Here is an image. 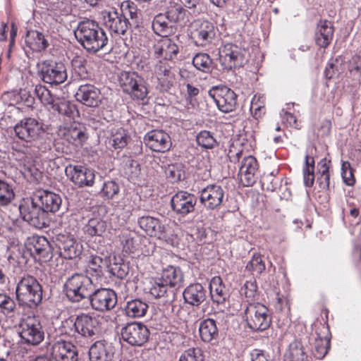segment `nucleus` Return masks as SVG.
I'll return each instance as SVG.
<instances>
[{
    "label": "nucleus",
    "mask_w": 361,
    "mask_h": 361,
    "mask_svg": "<svg viewBox=\"0 0 361 361\" xmlns=\"http://www.w3.org/2000/svg\"><path fill=\"white\" fill-rule=\"evenodd\" d=\"M128 137L126 130L119 128L111 130V135L106 140V144L114 149H123L128 143Z\"/></svg>",
    "instance_id": "ea45409f"
},
{
    "label": "nucleus",
    "mask_w": 361,
    "mask_h": 361,
    "mask_svg": "<svg viewBox=\"0 0 361 361\" xmlns=\"http://www.w3.org/2000/svg\"><path fill=\"white\" fill-rule=\"evenodd\" d=\"M54 110L57 111L61 115L72 118L78 113L75 106L68 101H60L52 106Z\"/></svg>",
    "instance_id": "3c124183"
},
{
    "label": "nucleus",
    "mask_w": 361,
    "mask_h": 361,
    "mask_svg": "<svg viewBox=\"0 0 361 361\" xmlns=\"http://www.w3.org/2000/svg\"><path fill=\"white\" fill-rule=\"evenodd\" d=\"M64 136L69 142L75 146L81 145L87 138L82 128L78 127L76 124L72 125L70 128H66Z\"/></svg>",
    "instance_id": "37998d69"
},
{
    "label": "nucleus",
    "mask_w": 361,
    "mask_h": 361,
    "mask_svg": "<svg viewBox=\"0 0 361 361\" xmlns=\"http://www.w3.org/2000/svg\"><path fill=\"white\" fill-rule=\"evenodd\" d=\"M224 195V190L221 185L211 184L201 190L200 200L207 209L214 210L221 205Z\"/></svg>",
    "instance_id": "a211bd4d"
},
{
    "label": "nucleus",
    "mask_w": 361,
    "mask_h": 361,
    "mask_svg": "<svg viewBox=\"0 0 361 361\" xmlns=\"http://www.w3.org/2000/svg\"><path fill=\"white\" fill-rule=\"evenodd\" d=\"M138 224L150 236L160 238L164 232V226L159 219L149 216L139 218Z\"/></svg>",
    "instance_id": "f704fd0d"
},
{
    "label": "nucleus",
    "mask_w": 361,
    "mask_h": 361,
    "mask_svg": "<svg viewBox=\"0 0 361 361\" xmlns=\"http://www.w3.org/2000/svg\"><path fill=\"white\" fill-rule=\"evenodd\" d=\"M204 351L198 347L189 348L184 350L179 357V361H204Z\"/></svg>",
    "instance_id": "603ef678"
},
{
    "label": "nucleus",
    "mask_w": 361,
    "mask_h": 361,
    "mask_svg": "<svg viewBox=\"0 0 361 361\" xmlns=\"http://www.w3.org/2000/svg\"><path fill=\"white\" fill-rule=\"evenodd\" d=\"M16 303L14 300L6 294H0V307L7 313L14 310Z\"/></svg>",
    "instance_id": "774afa93"
},
{
    "label": "nucleus",
    "mask_w": 361,
    "mask_h": 361,
    "mask_svg": "<svg viewBox=\"0 0 361 361\" xmlns=\"http://www.w3.org/2000/svg\"><path fill=\"white\" fill-rule=\"evenodd\" d=\"M334 35L332 23L328 20H320L315 33V42L320 47L325 48L331 43Z\"/></svg>",
    "instance_id": "2f4dec72"
},
{
    "label": "nucleus",
    "mask_w": 361,
    "mask_h": 361,
    "mask_svg": "<svg viewBox=\"0 0 361 361\" xmlns=\"http://www.w3.org/2000/svg\"><path fill=\"white\" fill-rule=\"evenodd\" d=\"M65 173L78 187L92 186L95 178L94 172L84 166L69 164Z\"/></svg>",
    "instance_id": "f3484780"
},
{
    "label": "nucleus",
    "mask_w": 361,
    "mask_h": 361,
    "mask_svg": "<svg viewBox=\"0 0 361 361\" xmlns=\"http://www.w3.org/2000/svg\"><path fill=\"white\" fill-rule=\"evenodd\" d=\"M110 271L114 276L123 279L128 273V267L125 264H114L110 267Z\"/></svg>",
    "instance_id": "338daca9"
},
{
    "label": "nucleus",
    "mask_w": 361,
    "mask_h": 361,
    "mask_svg": "<svg viewBox=\"0 0 361 361\" xmlns=\"http://www.w3.org/2000/svg\"><path fill=\"white\" fill-rule=\"evenodd\" d=\"M114 355L113 345L105 341H96L89 350L90 361H111Z\"/></svg>",
    "instance_id": "bb28decb"
},
{
    "label": "nucleus",
    "mask_w": 361,
    "mask_h": 361,
    "mask_svg": "<svg viewBox=\"0 0 361 361\" xmlns=\"http://www.w3.org/2000/svg\"><path fill=\"white\" fill-rule=\"evenodd\" d=\"M199 145L205 149H212L216 145V140L213 135L207 130L200 131L196 137Z\"/></svg>",
    "instance_id": "5fc2aeb1"
},
{
    "label": "nucleus",
    "mask_w": 361,
    "mask_h": 361,
    "mask_svg": "<svg viewBox=\"0 0 361 361\" xmlns=\"http://www.w3.org/2000/svg\"><path fill=\"white\" fill-rule=\"evenodd\" d=\"M183 295L186 303L197 307L206 300L207 290L201 283H191L185 288Z\"/></svg>",
    "instance_id": "cd10ccee"
},
{
    "label": "nucleus",
    "mask_w": 361,
    "mask_h": 361,
    "mask_svg": "<svg viewBox=\"0 0 361 361\" xmlns=\"http://www.w3.org/2000/svg\"><path fill=\"white\" fill-rule=\"evenodd\" d=\"M152 27L154 32L162 37H168L173 31L171 23L164 13H159L154 17Z\"/></svg>",
    "instance_id": "58836bf2"
},
{
    "label": "nucleus",
    "mask_w": 361,
    "mask_h": 361,
    "mask_svg": "<svg viewBox=\"0 0 361 361\" xmlns=\"http://www.w3.org/2000/svg\"><path fill=\"white\" fill-rule=\"evenodd\" d=\"M284 361H311V357L307 355L301 342L295 341L289 345Z\"/></svg>",
    "instance_id": "4c0bfd02"
},
{
    "label": "nucleus",
    "mask_w": 361,
    "mask_h": 361,
    "mask_svg": "<svg viewBox=\"0 0 361 361\" xmlns=\"http://www.w3.org/2000/svg\"><path fill=\"white\" fill-rule=\"evenodd\" d=\"M94 290L92 280L82 274H74L64 283V291L68 299L73 302H79L89 298Z\"/></svg>",
    "instance_id": "7ed1b4c3"
},
{
    "label": "nucleus",
    "mask_w": 361,
    "mask_h": 361,
    "mask_svg": "<svg viewBox=\"0 0 361 361\" xmlns=\"http://www.w3.org/2000/svg\"><path fill=\"white\" fill-rule=\"evenodd\" d=\"M19 211L24 221L37 228L49 226L50 218L32 196L30 200L24 201L19 206Z\"/></svg>",
    "instance_id": "423d86ee"
},
{
    "label": "nucleus",
    "mask_w": 361,
    "mask_h": 361,
    "mask_svg": "<svg viewBox=\"0 0 361 361\" xmlns=\"http://www.w3.org/2000/svg\"><path fill=\"white\" fill-rule=\"evenodd\" d=\"M56 245L60 254L66 259H74L79 257L82 251V245L68 235H59L56 238Z\"/></svg>",
    "instance_id": "5701e85b"
},
{
    "label": "nucleus",
    "mask_w": 361,
    "mask_h": 361,
    "mask_svg": "<svg viewBox=\"0 0 361 361\" xmlns=\"http://www.w3.org/2000/svg\"><path fill=\"white\" fill-rule=\"evenodd\" d=\"M201 339L206 343H212L218 338L219 331L214 319H206L202 321L199 326Z\"/></svg>",
    "instance_id": "e433bc0d"
},
{
    "label": "nucleus",
    "mask_w": 361,
    "mask_h": 361,
    "mask_svg": "<svg viewBox=\"0 0 361 361\" xmlns=\"http://www.w3.org/2000/svg\"><path fill=\"white\" fill-rule=\"evenodd\" d=\"M35 94L39 100L44 105L53 106L55 103L54 96L51 94L50 91L47 90L44 85H37L35 88Z\"/></svg>",
    "instance_id": "6e6d98bb"
},
{
    "label": "nucleus",
    "mask_w": 361,
    "mask_h": 361,
    "mask_svg": "<svg viewBox=\"0 0 361 361\" xmlns=\"http://www.w3.org/2000/svg\"><path fill=\"white\" fill-rule=\"evenodd\" d=\"M121 13L124 15L126 18L129 16L133 21L137 23V20L138 19V12L133 3L127 1L122 4Z\"/></svg>",
    "instance_id": "680f3d73"
},
{
    "label": "nucleus",
    "mask_w": 361,
    "mask_h": 361,
    "mask_svg": "<svg viewBox=\"0 0 361 361\" xmlns=\"http://www.w3.org/2000/svg\"><path fill=\"white\" fill-rule=\"evenodd\" d=\"M27 249L32 255L39 259H46L51 254L49 242L43 236L33 237L27 244Z\"/></svg>",
    "instance_id": "c756f323"
},
{
    "label": "nucleus",
    "mask_w": 361,
    "mask_h": 361,
    "mask_svg": "<svg viewBox=\"0 0 361 361\" xmlns=\"http://www.w3.org/2000/svg\"><path fill=\"white\" fill-rule=\"evenodd\" d=\"M16 299L20 305L35 308L42 302V288L39 281L32 276L23 277L17 283Z\"/></svg>",
    "instance_id": "f03ea898"
},
{
    "label": "nucleus",
    "mask_w": 361,
    "mask_h": 361,
    "mask_svg": "<svg viewBox=\"0 0 361 361\" xmlns=\"http://www.w3.org/2000/svg\"><path fill=\"white\" fill-rule=\"evenodd\" d=\"M75 97L77 101L90 107L98 106L102 101L99 89L91 84L80 85Z\"/></svg>",
    "instance_id": "b1692460"
},
{
    "label": "nucleus",
    "mask_w": 361,
    "mask_h": 361,
    "mask_svg": "<svg viewBox=\"0 0 361 361\" xmlns=\"http://www.w3.org/2000/svg\"><path fill=\"white\" fill-rule=\"evenodd\" d=\"M165 174L171 182H179L185 178L184 165L181 163L169 164L165 169Z\"/></svg>",
    "instance_id": "c03bdc74"
},
{
    "label": "nucleus",
    "mask_w": 361,
    "mask_h": 361,
    "mask_svg": "<svg viewBox=\"0 0 361 361\" xmlns=\"http://www.w3.org/2000/svg\"><path fill=\"white\" fill-rule=\"evenodd\" d=\"M12 157L20 166L30 169L34 159L37 157V151L28 147L17 148V145L12 146Z\"/></svg>",
    "instance_id": "72a5a7b5"
},
{
    "label": "nucleus",
    "mask_w": 361,
    "mask_h": 361,
    "mask_svg": "<svg viewBox=\"0 0 361 361\" xmlns=\"http://www.w3.org/2000/svg\"><path fill=\"white\" fill-rule=\"evenodd\" d=\"M209 95L221 111L228 113L235 109L237 104V95L230 88L226 86L215 87L209 91Z\"/></svg>",
    "instance_id": "f8f14e48"
},
{
    "label": "nucleus",
    "mask_w": 361,
    "mask_h": 361,
    "mask_svg": "<svg viewBox=\"0 0 361 361\" xmlns=\"http://www.w3.org/2000/svg\"><path fill=\"white\" fill-rule=\"evenodd\" d=\"M25 43L32 51L40 52L45 50L49 45L44 34L35 30H28L25 37Z\"/></svg>",
    "instance_id": "7c9ffc66"
},
{
    "label": "nucleus",
    "mask_w": 361,
    "mask_h": 361,
    "mask_svg": "<svg viewBox=\"0 0 361 361\" xmlns=\"http://www.w3.org/2000/svg\"><path fill=\"white\" fill-rule=\"evenodd\" d=\"M135 233L128 230H123L119 235V240L123 251L127 253L133 252L135 250Z\"/></svg>",
    "instance_id": "49530a36"
},
{
    "label": "nucleus",
    "mask_w": 361,
    "mask_h": 361,
    "mask_svg": "<svg viewBox=\"0 0 361 361\" xmlns=\"http://www.w3.org/2000/svg\"><path fill=\"white\" fill-rule=\"evenodd\" d=\"M348 70L357 78H361V58L357 55L353 56L349 61Z\"/></svg>",
    "instance_id": "0e129e2a"
},
{
    "label": "nucleus",
    "mask_w": 361,
    "mask_h": 361,
    "mask_svg": "<svg viewBox=\"0 0 361 361\" xmlns=\"http://www.w3.org/2000/svg\"><path fill=\"white\" fill-rule=\"evenodd\" d=\"M330 348V341L326 338L318 337L315 338L313 348L312 350V355L319 360L325 357Z\"/></svg>",
    "instance_id": "09e8293b"
},
{
    "label": "nucleus",
    "mask_w": 361,
    "mask_h": 361,
    "mask_svg": "<svg viewBox=\"0 0 361 361\" xmlns=\"http://www.w3.org/2000/svg\"><path fill=\"white\" fill-rule=\"evenodd\" d=\"M159 279L170 288L179 287L183 281V275L179 267L168 266Z\"/></svg>",
    "instance_id": "c9c22d12"
},
{
    "label": "nucleus",
    "mask_w": 361,
    "mask_h": 361,
    "mask_svg": "<svg viewBox=\"0 0 361 361\" xmlns=\"http://www.w3.org/2000/svg\"><path fill=\"white\" fill-rule=\"evenodd\" d=\"M71 64L73 73L79 79L85 80L90 77L87 61L84 57L80 56H75L71 61Z\"/></svg>",
    "instance_id": "a18cd8bd"
},
{
    "label": "nucleus",
    "mask_w": 361,
    "mask_h": 361,
    "mask_svg": "<svg viewBox=\"0 0 361 361\" xmlns=\"http://www.w3.org/2000/svg\"><path fill=\"white\" fill-rule=\"evenodd\" d=\"M154 55L164 60H172L179 53V48L176 42L168 37L158 40L153 47Z\"/></svg>",
    "instance_id": "a878e982"
},
{
    "label": "nucleus",
    "mask_w": 361,
    "mask_h": 361,
    "mask_svg": "<svg viewBox=\"0 0 361 361\" xmlns=\"http://www.w3.org/2000/svg\"><path fill=\"white\" fill-rule=\"evenodd\" d=\"M14 131L20 140L27 142L38 140L44 133L42 124L32 118L22 120L16 125Z\"/></svg>",
    "instance_id": "4468645a"
},
{
    "label": "nucleus",
    "mask_w": 361,
    "mask_h": 361,
    "mask_svg": "<svg viewBox=\"0 0 361 361\" xmlns=\"http://www.w3.org/2000/svg\"><path fill=\"white\" fill-rule=\"evenodd\" d=\"M121 338L131 345L141 346L149 337V331L142 323L133 322L126 324L121 331Z\"/></svg>",
    "instance_id": "9b49d317"
},
{
    "label": "nucleus",
    "mask_w": 361,
    "mask_h": 361,
    "mask_svg": "<svg viewBox=\"0 0 361 361\" xmlns=\"http://www.w3.org/2000/svg\"><path fill=\"white\" fill-rule=\"evenodd\" d=\"M32 196L45 213L48 214V216H49L50 213L54 214L58 212L62 204L61 196L49 190H37Z\"/></svg>",
    "instance_id": "4be33fe9"
},
{
    "label": "nucleus",
    "mask_w": 361,
    "mask_h": 361,
    "mask_svg": "<svg viewBox=\"0 0 361 361\" xmlns=\"http://www.w3.org/2000/svg\"><path fill=\"white\" fill-rule=\"evenodd\" d=\"M74 34L82 47L94 54L104 49L109 41L103 28L96 21L92 20L80 22Z\"/></svg>",
    "instance_id": "f257e3e1"
},
{
    "label": "nucleus",
    "mask_w": 361,
    "mask_h": 361,
    "mask_svg": "<svg viewBox=\"0 0 361 361\" xmlns=\"http://www.w3.org/2000/svg\"><path fill=\"white\" fill-rule=\"evenodd\" d=\"M268 312L267 307L261 303L249 304L245 310L247 326L255 331H263L267 329L271 322Z\"/></svg>",
    "instance_id": "0eeeda50"
},
{
    "label": "nucleus",
    "mask_w": 361,
    "mask_h": 361,
    "mask_svg": "<svg viewBox=\"0 0 361 361\" xmlns=\"http://www.w3.org/2000/svg\"><path fill=\"white\" fill-rule=\"evenodd\" d=\"M84 232L91 236H101L106 229V223L100 218L90 219L84 226Z\"/></svg>",
    "instance_id": "79ce46f5"
},
{
    "label": "nucleus",
    "mask_w": 361,
    "mask_h": 361,
    "mask_svg": "<svg viewBox=\"0 0 361 361\" xmlns=\"http://www.w3.org/2000/svg\"><path fill=\"white\" fill-rule=\"evenodd\" d=\"M154 74L161 91H167L171 88L174 75L166 63L159 61L154 68Z\"/></svg>",
    "instance_id": "c85d7f7f"
},
{
    "label": "nucleus",
    "mask_w": 361,
    "mask_h": 361,
    "mask_svg": "<svg viewBox=\"0 0 361 361\" xmlns=\"http://www.w3.org/2000/svg\"><path fill=\"white\" fill-rule=\"evenodd\" d=\"M261 184L264 190L274 191L278 188L279 183L275 178L274 171L268 174H264L261 179Z\"/></svg>",
    "instance_id": "052dcab7"
},
{
    "label": "nucleus",
    "mask_w": 361,
    "mask_h": 361,
    "mask_svg": "<svg viewBox=\"0 0 361 361\" xmlns=\"http://www.w3.org/2000/svg\"><path fill=\"white\" fill-rule=\"evenodd\" d=\"M20 336L29 345H37L44 338V331L39 319L36 317H27L20 324Z\"/></svg>",
    "instance_id": "6e6552de"
},
{
    "label": "nucleus",
    "mask_w": 361,
    "mask_h": 361,
    "mask_svg": "<svg viewBox=\"0 0 361 361\" xmlns=\"http://www.w3.org/2000/svg\"><path fill=\"white\" fill-rule=\"evenodd\" d=\"M186 11L180 6H176L169 8L164 13L171 23L182 21L185 18Z\"/></svg>",
    "instance_id": "bf43d9fd"
},
{
    "label": "nucleus",
    "mask_w": 361,
    "mask_h": 361,
    "mask_svg": "<svg viewBox=\"0 0 361 361\" xmlns=\"http://www.w3.org/2000/svg\"><path fill=\"white\" fill-rule=\"evenodd\" d=\"M258 169L257 159L252 156L245 157L239 169L240 183L246 187L252 186L256 181L255 173Z\"/></svg>",
    "instance_id": "393cba45"
},
{
    "label": "nucleus",
    "mask_w": 361,
    "mask_h": 361,
    "mask_svg": "<svg viewBox=\"0 0 361 361\" xmlns=\"http://www.w3.org/2000/svg\"><path fill=\"white\" fill-rule=\"evenodd\" d=\"M147 309L148 305L138 299L128 301L125 307L127 316L132 318L144 317Z\"/></svg>",
    "instance_id": "a19ab883"
},
{
    "label": "nucleus",
    "mask_w": 361,
    "mask_h": 361,
    "mask_svg": "<svg viewBox=\"0 0 361 361\" xmlns=\"http://www.w3.org/2000/svg\"><path fill=\"white\" fill-rule=\"evenodd\" d=\"M147 147L156 152H166L172 145L171 137L162 130H153L148 132L144 137Z\"/></svg>",
    "instance_id": "aec40b11"
},
{
    "label": "nucleus",
    "mask_w": 361,
    "mask_h": 361,
    "mask_svg": "<svg viewBox=\"0 0 361 361\" xmlns=\"http://www.w3.org/2000/svg\"><path fill=\"white\" fill-rule=\"evenodd\" d=\"M246 51L233 44H226L219 50V61L224 69L242 66L246 61Z\"/></svg>",
    "instance_id": "1a4fd4ad"
},
{
    "label": "nucleus",
    "mask_w": 361,
    "mask_h": 361,
    "mask_svg": "<svg viewBox=\"0 0 361 361\" xmlns=\"http://www.w3.org/2000/svg\"><path fill=\"white\" fill-rule=\"evenodd\" d=\"M197 197L186 191H179L171 200L172 210L177 214L185 216L194 211Z\"/></svg>",
    "instance_id": "6ab92c4d"
},
{
    "label": "nucleus",
    "mask_w": 361,
    "mask_h": 361,
    "mask_svg": "<svg viewBox=\"0 0 361 361\" xmlns=\"http://www.w3.org/2000/svg\"><path fill=\"white\" fill-rule=\"evenodd\" d=\"M209 292L213 302L224 304L228 298V293L220 276H214L210 281Z\"/></svg>",
    "instance_id": "473e14b6"
},
{
    "label": "nucleus",
    "mask_w": 361,
    "mask_h": 361,
    "mask_svg": "<svg viewBox=\"0 0 361 361\" xmlns=\"http://www.w3.org/2000/svg\"><path fill=\"white\" fill-rule=\"evenodd\" d=\"M119 84L123 91L133 99L143 100L149 94L147 81L136 72H122Z\"/></svg>",
    "instance_id": "20e7f679"
},
{
    "label": "nucleus",
    "mask_w": 361,
    "mask_h": 361,
    "mask_svg": "<svg viewBox=\"0 0 361 361\" xmlns=\"http://www.w3.org/2000/svg\"><path fill=\"white\" fill-rule=\"evenodd\" d=\"M15 197L11 185L6 181L0 179V207L9 204Z\"/></svg>",
    "instance_id": "8fccbe9b"
},
{
    "label": "nucleus",
    "mask_w": 361,
    "mask_h": 361,
    "mask_svg": "<svg viewBox=\"0 0 361 361\" xmlns=\"http://www.w3.org/2000/svg\"><path fill=\"white\" fill-rule=\"evenodd\" d=\"M51 355L54 361H78L77 347L63 340L57 341L52 345Z\"/></svg>",
    "instance_id": "412c9836"
},
{
    "label": "nucleus",
    "mask_w": 361,
    "mask_h": 361,
    "mask_svg": "<svg viewBox=\"0 0 361 361\" xmlns=\"http://www.w3.org/2000/svg\"><path fill=\"white\" fill-rule=\"evenodd\" d=\"M192 64L197 70L207 73L212 70V60L209 54L199 53L193 57Z\"/></svg>",
    "instance_id": "de8ad7c7"
},
{
    "label": "nucleus",
    "mask_w": 361,
    "mask_h": 361,
    "mask_svg": "<svg viewBox=\"0 0 361 361\" xmlns=\"http://www.w3.org/2000/svg\"><path fill=\"white\" fill-rule=\"evenodd\" d=\"M246 269L256 274H261L265 270V264L259 254H254L246 265Z\"/></svg>",
    "instance_id": "4d7b16f0"
},
{
    "label": "nucleus",
    "mask_w": 361,
    "mask_h": 361,
    "mask_svg": "<svg viewBox=\"0 0 361 361\" xmlns=\"http://www.w3.org/2000/svg\"><path fill=\"white\" fill-rule=\"evenodd\" d=\"M88 298L92 309L98 312L109 311L113 309L117 302L116 293L109 288H94Z\"/></svg>",
    "instance_id": "ddd939ff"
},
{
    "label": "nucleus",
    "mask_w": 361,
    "mask_h": 361,
    "mask_svg": "<svg viewBox=\"0 0 361 361\" xmlns=\"http://www.w3.org/2000/svg\"><path fill=\"white\" fill-rule=\"evenodd\" d=\"M63 327L70 329L66 334L78 333L83 337H92L98 334L99 322L98 318L88 314L82 313L75 319L68 318L63 322Z\"/></svg>",
    "instance_id": "39448f33"
},
{
    "label": "nucleus",
    "mask_w": 361,
    "mask_h": 361,
    "mask_svg": "<svg viewBox=\"0 0 361 361\" xmlns=\"http://www.w3.org/2000/svg\"><path fill=\"white\" fill-rule=\"evenodd\" d=\"M257 284L255 281H247L240 289L241 295H244L247 298H252L257 291Z\"/></svg>",
    "instance_id": "69168bd1"
},
{
    "label": "nucleus",
    "mask_w": 361,
    "mask_h": 361,
    "mask_svg": "<svg viewBox=\"0 0 361 361\" xmlns=\"http://www.w3.org/2000/svg\"><path fill=\"white\" fill-rule=\"evenodd\" d=\"M103 23L111 31L118 35H124L130 25L128 18L114 9L104 10L102 12Z\"/></svg>",
    "instance_id": "dca6fc26"
},
{
    "label": "nucleus",
    "mask_w": 361,
    "mask_h": 361,
    "mask_svg": "<svg viewBox=\"0 0 361 361\" xmlns=\"http://www.w3.org/2000/svg\"><path fill=\"white\" fill-rule=\"evenodd\" d=\"M190 35L197 46L206 47L212 42L216 32L212 23L198 19L191 23Z\"/></svg>",
    "instance_id": "9d476101"
},
{
    "label": "nucleus",
    "mask_w": 361,
    "mask_h": 361,
    "mask_svg": "<svg viewBox=\"0 0 361 361\" xmlns=\"http://www.w3.org/2000/svg\"><path fill=\"white\" fill-rule=\"evenodd\" d=\"M42 80L50 85H59L68 78L67 68L62 62H44L41 68Z\"/></svg>",
    "instance_id": "2eb2a0df"
},
{
    "label": "nucleus",
    "mask_w": 361,
    "mask_h": 361,
    "mask_svg": "<svg viewBox=\"0 0 361 361\" xmlns=\"http://www.w3.org/2000/svg\"><path fill=\"white\" fill-rule=\"evenodd\" d=\"M169 288V287L167 285H165V283H164V282H162L159 278L152 284L149 290V293L156 298H162L167 294Z\"/></svg>",
    "instance_id": "13d9d810"
},
{
    "label": "nucleus",
    "mask_w": 361,
    "mask_h": 361,
    "mask_svg": "<svg viewBox=\"0 0 361 361\" xmlns=\"http://www.w3.org/2000/svg\"><path fill=\"white\" fill-rule=\"evenodd\" d=\"M250 111L255 118L262 117L265 114V97L262 95H255L251 101Z\"/></svg>",
    "instance_id": "864d4df0"
},
{
    "label": "nucleus",
    "mask_w": 361,
    "mask_h": 361,
    "mask_svg": "<svg viewBox=\"0 0 361 361\" xmlns=\"http://www.w3.org/2000/svg\"><path fill=\"white\" fill-rule=\"evenodd\" d=\"M102 192L106 197L111 199L118 193L119 186L115 181L109 180L104 183Z\"/></svg>",
    "instance_id": "e2e57ef3"
}]
</instances>
